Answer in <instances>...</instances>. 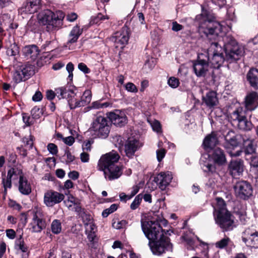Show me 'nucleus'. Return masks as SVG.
Listing matches in <instances>:
<instances>
[{
  "mask_svg": "<svg viewBox=\"0 0 258 258\" xmlns=\"http://www.w3.org/2000/svg\"><path fill=\"white\" fill-rule=\"evenodd\" d=\"M206 60H194L192 69L194 73L198 78H205L209 71V64Z\"/></svg>",
  "mask_w": 258,
  "mask_h": 258,
  "instance_id": "ddd939ff",
  "label": "nucleus"
},
{
  "mask_svg": "<svg viewBox=\"0 0 258 258\" xmlns=\"http://www.w3.org/2000/svg\"><path fill=\"white\" fill-rule=\"evenodd\" d=\"M241 146L246 155H252L255 152L256 145L254 140L250 139L246 136L244 137Z\"/></svg>",
  "mask_w": 258,
  "mask_h": 258,
  "instance_id": "bb28decb",
  "label": "nucleus"
},
{
  "mask_svg": "<svg viewBox=\"0 0 258 258\" xmlns=\"http://www.w3.org/2000/svg\"><path fill=\"white\" fill-rule=\"evenodd\" d=\"M78 68L80 71L83 72L84 74H88L90 72V69L83 62L79 63Z\"/></svg>",
  "mask_w": 258,
  "mask_h": 258,
  "instance_id": "5fc2aeb1",
  "label": "nucleus"
},
{
  "mask_svg": "<svg viewBox=\"0 0 258 258\" xmlns=\"http://www.w3.org/2000/svg\"><path fill=\"white\" fill-rule=\"evenodd\" d=\"M10 169H13L15 172L12 177L13 180L17 179L19 178L20 180L21 177H24L21 170L14 168H11Z\"/></svg>",
  "mask_w": 258,
  "mask_h": 258,
  "instance_id": "3c124183",
  "label": "nucleus"
},
{
  "mask_svg": "<svg viewBox=\"0 0 258 258\" xmlns=\"http://www.w3.org/2000/svg\"><path fill=\"white\" fill-rule=\"evenodd\" d=\"M127 223L128 222L126 220H122L121 221H118L117 222H113L112 226L114 228L120 229L125 228Z\"/></svg>",
  "mask_w": 258,
  "mask_h": 258,
  "instance_id": "a18cd8bd",
  "label": "nucleus"
},
{
  "mask_svg": "<svg viewBox=\"0 0 258 258\" xmlns=\"http://www.w3.org/2000/svg\"><path fill=\"white\" fill-rule=\"evenodd\" d=\"M237 198L244 201L248 200L252 196L253 189L251 184L247 181L240 180L234 186Z\"/></svg>",
  "mask_w": 258,
  "mask_h": 258,
  "instance_id": "6e6552de",
  "label": "nucleus"
},
{
  "mask_svg": "<svg viewBox=\"0 0 258 258\" xmlns=\"http://www.w3.org/2000/svg\"><path fill=\"white\" fill-rule=\"evenodd\" d=\"M210 54H209L208 52L207 54H204V53H200L198 55L197 59L196 60H207V63L208 64H209V55Z\"/></svg>",
  "mask_w": 258,
  "mask_h": 258,
  "instance_id": "052dcab7",
  "label": "nucleus"
},
{
  "mask_svg": "<svg viewBox=\"0 0 258 258\" xmlns=\"http://www.w3.org/2000/svg\"><path fill=\"white\" fill-rule=\"evenodd\" d=\"M19 47L15 43L11 45L7 50V53L9 56H15L19 53Z\"/></svg>",
  "mask_w": 258,
  "mask_h": 258,
  "instance_id": "a19ab883",
  "label": "nucleus"
},
{
  "mask_svg": "<svg viewBox=\"0 0 258 258\" xmlns=\"http://www.w3.org/2000/svg\"><path fill=\"white\" fill-rule=\"evenodd\" d=\"M109 119L108 121L116 126L121 127L125 125L127 122V118L124 111L119 110H115L113 112L107 113Z\"/></svg>",
  "mask_w": 258,
  "mask_h": 258,
  "instance_id": "f8f14e48",
  "label": "nucleus"
},
{
  "mask_svg": "<svg viewBox=\"0 0 258 258\" xmlns=\"http://www.w3.org/2000/svg\"><path fill=\"white\" fill-rule=\"evenodd\" d=\"M64 199L63 194L53 190H49L44 193L43 201L47 207H52L60 203Z\"/></svg>",
  "mask_w": 258,
  "mask_h": 258,
  "instance_id": "9b49d317",
  "label": "nucleus"
},
{
  "mask_svg": "<svg viewBox=\"0 0 258 258\" xmlns=\"http://www.w3.org/2000/svg\"><path fill=\"white\" fill-rule=\"evenodd\" d=\"M109 17L107 15H103L100 13H98V26L104 21H108Z\"/></svg>",
  "mask_w": 258,
  "mask_h": 258,
  "instance_id": "13d9d810",
  "label": "nucleus"
},
{
  "mask_svg": "<svg viewBox=\"0 0 258 258\" xmlns=\"http://www.w3.org/2000/svg\"><path fill=\"white\" fill-rule=\"evenodd\" d=\"M143 199V195L140 194L138 195L135 198L133 202L131 203L130 208L132 210H135L137 209L140 206Z\"/></svg>",
  "mask_w": 258,
  "mask_h": 258,
  "instance_id": "4c0bfd02",
  "label": "nucleus"
},
{
  "mask_svg": "<svg viewBox=\"0 0 258 258\" xmlns=\"http://www.w3.org/2000/svg\"><path fill=\"white\" fill-rule=\"evenodd\" d=\"M55 94L59 98H69L70 97L73 99L76 95L73 90L67 89L63 87L56 89Z\"/></svg>",
  "mask_w": 258,
  "mask_h": 258,
  "instance_id": "c756f323",
  "label": "nucleus"
},
{
  "mask_svg": "<svg viewBox=\"0 0 258 258\" xmlns=\"http://www.w3.org/2000/svg\"><path fill=\"white\" fill-rule=\"evenodd\" d=\"M119 158L118 153L112 152L102 156L99 160L98 166L110 180L118 178L122 174V166L116 164Z\"/></svg>",
  "mask_w": 258,
  "mask_h": 258,
  "instance_id": "7ed1b4c3",
  "label": "nucleus"
},
{
  "mask_svg": "<svg viewBox=\"0 0 258 258\" xmlns=\"http://www.w3.org/2000/svg\"><path fill=\"white\" fill-rule=\"evenodd\" d=\"M30 225V229L33 232H40L45 228L46 222L44 220L38 217L37 213H34Z\"/></svg>",
  "mask_w": 258,
  "mask_h": 258,
  "instance_id": "a878e982",
  "label": "nucleus"
},
{
  "mask_svg": "<svg viewBox=\"0 0 258 258\" xmlns=\"http://www.w3.org/2000/svg\"><path fill=\"white\" fill-rule=\"evenodd\" d=\"M40 0H29L19 10V13L21 15L34 13L40 8Z\"/></svg>",
  "mask_w": 258,
  "mask_h": 258,
  "instance_id": "aec40b11",
  "label": "nucleus"
},
{
  "mask_svg": "<svg viewBox=\"0 0 258 258\" xmlns=\"http://www.w3.org/2000/svg\"><path fill=\"white\" fill-rule=\"evenodd\" d=\"M205 167L206 168L204 170L205 172H209L211 173H214L216 172V168L214 165H213L210 163H208L207 165H205Z\"/></svg>",
  "mask_w": 258,
  "mask_h": 258,
  "instance_id": "bf43d9fd",
  "label": "nucleus"
},
{
  "mask_svg": "<svg viewBox=\"0 0 258 258\" xmlns=\"http://www.w3.org/2000/svg\"><path fill=\"white\" fill-rule=\"evenodd\" d=\"M28 79L20 71L19 68L17 66L15 69V71L13 74V80L16 83H18Z\"/></svg>",
  "mask_w": 258,
  "mask_h": 258,
  "instance_id": "c9c22d12",
  "label": "nucleus"
},
{
  "mask_svg": "<svg viewBox=\"0 0 258 258\" xmlns=\"http://www.w3.org/2000/svg\"><path fill=\"white\" fill-rule=\"evenodd\" d=\"M68 201L71 203L73 204V209L75 211V207L76 205H80V203L78 199H76L75 197H74L72 195H70L68 197Z\"/></svg>",
  "mask_w": 258,
  "mask_h": 258,
  "instance_id": "6e6d98bb",
  "label": "nucleus"
},
{
  "mask_svg": "<svg viewBox=\"0 0 258 258\" xmlns=\"http://www.w3.org/2000/svg\"><path fill=\"white\" fill-rule=\"evenodd\" d=\"M183 28V26L178 24L177 22L174 21L172 23V30L175 32H178L181 30Z\"/></svg>",
  "mask_w": 258,
  "mask_h": 258,
  "instance_id": "680f3d73",
  "label": "nucleus"
},
{
  "mask_svg": "<svg viewBox=\"0 0 258 258\" xmlns=\"http://www.w3.org/2000/svg\"><path fill=\"white\" fill-rule=\"evenodd\" d=\"M244 103L246 110H255L258 107V93L255 91L247 93L245 97Z\"/></svg>",
  "mask_w": 258,
  "mask_h": 258,
  "instance_id": "a211bd4d",
  "label": "nucleus"
},
{
  "mask_svg": "<svg viewBox=\"0 0 258 258\" xmlns=\"http://www.w3.org/2000/svg\"><path fill=\"white\" fill-rule=\"evenodd\" d=\"M166 154V150L164 149L158 150L157 151V158L159 162L162 161Z\"/></svg>",
  "mask_w": 258,
  "mask_h": 258,
  "instance_id": "4d7b16f0",
  "label": "nucleus"
},
{
  "mask_svg": "<svg viewBox=\"0 0 258 258\" xmlns=\"http://www.w3.org/2000/svg\"><path fill=\"white\" fill-rule=\"evenodd\" d=\"M17 67L22 73L23 75L26 77V78H29L31 76L34 74L33 67L31 64H24L21 63H18Z\"/></svg>",
  "mask_w": 258,
  "mask_h": 258,
  "instance_id": "473e14b6",
  "label": "nucleus"
},
{
  "mask_svg": "<svg viewBox=\"0 0 258 258\" xmlns=\"http://www.w3.org/2000/svg\"><path fill=\"white\" fill-rule=\"evenodd\" d=\"M139 140L134 138H128L125 142L124 151L126 156L129 158H133L135 152L140 148Z\"/></svg>",
  "mask_w": 258,
  "mask_h": 258,
  "instance_id": "4468645a",
  "label": "nucleus"
},
{
  "mask_svg": "<svg viewBox=\"0 0 258 258\" xmlns=\"http://www.w3.org/2000/svg\"><path fill=\"white\" fill-rule=\"evenodd\" d=\"M244 234L245 237H242V241L245 243H248L253 247H257L258 245V231L250 228L246 229Z\"/></svg>",
  "mask_w": 258,
  "mask_h": 258,
  "instance_id": "b1692460",
  "label": "nucleus"
},
{
  "mask_svg": "<svg viewBox=\"0 0 258 258\" xmlns=\"http://www.w3.org/2000/svg\"><path fill=\"white\" fill-rule=\"evenodd\" d=\"M47 149L52 155H56L58 152L57 146L53 143L48 144L47 145Z\"/></svg>",
  "mask_w": 258,
  "mask_h": 258,
  "instance_id": "864d4df0",
  "label": "nucleus"
},
{
  "mask_svg": "<svg viewBox=\"0 0 258 258\" xmlns=\"http://www.w3.org/2000/svg\"><path fill=\"white\" fill-rule=\"evenodd\" d=\"M209 157L215 164L219 166L224 165L227 162L225 153L219 147H216L212 150Z\"/></svg>",
  "mask_w": 258,
  "mask_h": 258,
  "instance_id": "dca6fc26",
  "label": "nucleus"
},
{
  "mask_svg": "<svg viewBox=\"0 0 258 258\" xmlns=\"http://www.w3.org/2000/svg\"><path fill=\"white\" fill-rule=\"evenodd\" d=\"M230 241V239L228 237L225 236L223 239L217 241L215 243V246L217 248L223 249L226 247L228 245Z\"/></svg>",
  "mask_w": 258,
  "mask_h": 258,
  "instance_id": "58836bf2",
  "label": "nucleus"
},
{
  "mask_svg": "<svg viewBox=\"0 0 258 258\" xmlns=\"http://www.w3.org/2000/svg\"><path fill=\"white\" fill-rule=\"evenodd\" d=\"M52 233L55 234H59L61 231V224L59 220H54L51 225Z\"/></svg>",
  "mask_w": 258,
  "mask_h": 258,
  "instance_id": "e433bc0d",
  "label": "nucleus"
},
{
  "mask_svg": "<svg viewBox=\"0 0 258 258\" xmlns=\"http://www.w3.org/2000/svg\"><path fill=\"white\" fill-rule=\"evenodd\" d=\"M64 17V13L61 11L55 13L46 10L39 14L38 21L40 24L46 26V30L52 32L59 29L62 25Z\"/></svg>",
  "mask_w": 258,
  "mask_h": 258,
  "instance_id": "39448f33",
  "label": "nucleus"
},
{
  "mask_svg": "<svg viewBox=\"0 0 258 258\" xmlns=\"http://www.w3.org/2000/svg\"><path fill=\"white\" fill-rule=\"evenodd\" d=\"M244 168V162L242 159H232L228 165L227 172L233 178H237L242 175Z\"/></svg>",
  "mask_w": 258,
  "mask_h": 258,
  "instance_id": "9d476101",
  "label": "nucleus"
},
{
  "mask_svg": "<svg viewBox=\"0 0 258 258\" xmlns=\"http://www.w3.org/2000/svg\"><path fill=\"white\" fill-rule=\"evenodd\" d=\"M203 102L209 108H213L219 103L217 93L216 91L210 90L202 96Z\"/></svg>",
  "mask_w": 258,
  "mask_h": 258,
  "instance_id": "4be33fe9",
  "label": "nucleus"
},
{
  "mask_svg": "<svg viewBox=\"0 0 258 258\" xmlns=\"http://www.w3.org/2000/svg\"><path fill=\"white\" fill-rule=\"evenodd\" d=\"M130 35V28L123 26L120 30L114 33L112 37V41L114 42L116 48H120L122 49L128 44Z\"/></svg>",
  "mask_w": 258,
  "mask_h": 258,
  "instance_id": "1a4fd4ad",
  "label": "nucleus"
},
{
  "mask_svg": "<svg viewBox=\"0 0 258 258\" xmlns=\"http://www.w3.org/2000/svg\"><path fill=\"white\" fill-rule=\"evenodd\" d=\"M219 144V140L217 135L215 132H212L211 134L207 135L204 138L202 147L205 151L212 150Z\"/></svg>",
  "mask_w": 258,
  "mask_h": 258,
  "instance_id": "412c9836",
  "label": "nucleus"
},
{
  "mask_svg": "<svg viewBox=\"0 0 258 258\" xmlns=\"http://www.w3.org/2000/svg\"><path fill=\"white\" fill-rule=\"evenodd\" d=\"M217 205L214 208V213H217L220 210L223 212L228 211L227 209V205L225 201L222 198H216Z\"/></svg>",
  "mask_w": 258,
  "mask_h": 258,
  "instance_id": "f704fd0d",
  "label": "nucleus"
},
{
  "mask_svg": "<svg viewBox=\"0 0 258 258\" xmlns=\"http://www.w3.org/2000/svg\"><path fill=\"white\" fill-rule=\"evenodd\" d=\"M91 100V92L90 90L85 91L80 101H73V99L68 100V103L71 109L84 106L89 103Z\"/></svg>",
  "mask_w": 258,
  "mask_h": 258,
  "instance_id": "6ab92c4d",
  "label": "nucleus"
},
{
  "mask_svg": "<svg viewBox=\"0 0 258 258\" xmlns=\"http://www.w3.org/2000/svg\"><path fill=\"white\" fill-rule=\"evenodd\" d=\"M243 138L244 136L238 134L235 135L234 132L230 131L225 136V140L229 148L234 149L239 146L241 147Z\"/></svg>",
  "mask_w": 258,
  "mask_h": 258,
  "instance_id": "f3484780",
  "label": "nucleus"
},
{
  "mask_svg": "<svg viewBox=\"0 0 258 258\" xmlns=\"http://www.w3.org/2000/svg\"><path fill=\"white\" fill-rule=\"evenodd\" d=\"M69 177L73 180H76L78 178L79 174V172L76 171H73L69 173Z\"/></svg>",
  "mask_w": 258,
  "mask_h": 258,
  "instance_id": "338daca9",
  "label": "nucleus"
},
{
  "mask_svg": "<svg viewBox=\"0 0 258 258\" xmlns=\"http://www.w3.org/2000/svg\"><path fill=\"white\" fill-rule=\"evenodd\" d=\"M246 79L252 88L258 89V69L250 68L246 74Z\"/></svg>",
  "mask_w": 258,
  "mask_h": 258,
  "instance_id": "cd10ccee",
  "label": "nucleus"
},
{
  "mask_svg": "<svg viewBox=\"0 0 258 258\" xmlns=\"http://www.w3.org/2000/svg\"><path fill=\"white\" fill-rule=\"evenodd\" d=\"M110 124L108 120L101 116H98V138H106L110 132Z\"/></svg>",
  "mask_w": 258,
  "mask_h": 258,
  "instance_id": "2eb2a0df",
  "label": "nucleus"
},
{
  "mask_svg": "<svg viewBox=\"0 0 258 258\" xmlns=\"http://www.w3.org/2000/svg\"><path fill=\"white\" fill-rule=\"evenodd\" d=\"M63 142L68 146H72L75 142V139L72 136H69L62 138Z\"/></svg>",
  "mask_w": 258,
  "mask_h": 258,
  "instance_id": "e2e57ef3",
  "label": "nucleus"
},
{
  "mask_svg": "<svg viewBox=\"0 0 258 258\" xmlns=\"http://www.w3.org/2000/svg\"><path fill=\"white\" fill-rule=\"evenodd\" d=\"M238 124L240 128L247 131L250 130L252 126V124L247 120V117L244 120H242Z\"/></svg>",
  "mask_w": 258,
  "mask_h": 258,
  "instance_id": "ea45409f",
  "label": "nucleus"
},
{
  "mask_svg": "<svg viewBox=\"0 0 258 258\" xmlns=\"http://www.w3.org/2000/svg\"><path fill=\"white\" fill-rule=\"evenodd\" d=\"M23 53L27 59L35 60L37 59L40 53V50L35 45L25 46L23 49Z\"/></svg>",
  "mask_w": 258,
  "mask_h": 258,
  "instance_id": "393cba45",
  "label": "nucleus"
},
{
  "mask_svg": "<svg viewBox=\"0 0 258 258\" xmlns=\"http://www.w3.org/2000/svg\"><path fill=\"white\" fill-rule=\"evenodd\" d=\"M82 33V30L78 25L74 27L69 35L66 46H70L71 44L76 42Z\"/></svg>",
  "mask_w": 258,
  "mask_h": 258,
  "instance_id": "c85d7f7f",
  "label": "nucleus"
},
{
  "mask_svg": "<svg viewBox=\"0 0 258 258\" xmlns=\"http://www.w3.org/2000/svg\"><path fill=\"white\" fill-rule=\"evenodd\" d=\"M16 245L18 248L22 252H26L28 251V247L25 244L21 236L20 238L16 241Z\"/></svg>",
  "mask_w": 258,
  "mask_h": 258,
  "instance_id": "79ce46f5",
  "label": "nucleus"
},
{
  "mask_svg": "<svg viewBox=\"0 0 258 258\" xmlns=\"http://www.w3.org/2000/svg\"><path fill=\"white\" fill-rule=\"evenodd\" d=\"M216 223L220 227L223 232L232 230L235 227L234 216L229 211L220 210L217 213H214Z\"/></svg>",
  "mask_w": 258,
  "mask_h": 258,
  "instance_id": "0eeeda50",
  "label": "nucleus"
},
{
  "mask_svg": "<svg viewBox=\"0 0 258 258\" xmlns=\"http://www.w3.org/2000/svg\"><path fill=\"white\" fill-rule=\"evenodd\" d=\"M94 141L93 139H90L88 141H85L82 145V149L84 151H90L91 149V145L94 143Z\"/></svg>",
  "mask_w": 258,
  "mask_h": 258,
  "instance_id": "de8ad7c7",
  "label": "nucleus"
},
{
  "mask_svg": "<svg viewBox=\"0 0 258 258\" xmlns=\"http://www.w3.org/2000/svg\"><path fill=\"white\" fill-rule=\"evenodd\" d=\"M19 191L23 195H29L31 192V188L28 181L25 177H21L19 180Z\"/></svg>",
  "mask_w": 258,
  "mask_h": 258,
  "instance_id": "2f4dec72",
  "label": "nucleus"
},
{
  "mask_svg": "<svg viewBox=\"0 0 258 258\" xmlns=\"http://www.w3.org/2000/svg\"><path fill=\"white\" fill-rule=\"evenodd\" d=\"M23 142L28 149H31L33 145V138L31 136L28 137H24L22 139Z\"/></svg>",
  "mask_w": 258,
  "mask_h": 258,
  "instance_id": "09e8293b",
  "label": "nucleus"
},
{
  "mask_svg": "<svg viewBox=\"0 0 258 258\" xmlns=\"http://www.w3.org/2000/svg\"><path fill=\"white\" fill-rule=\"evenodd\" d=\"M172 176L170 172L167 173L161 172L159 173L157 176L154 177V181L157 183H159V188L164 190L171 181Z\"/></svg>",
  "mask_w": 258,
  "mask_h": 258,
  "instance_id": "5701e85b",
  "label": "nucleus"
},
{
  "mask_svg": "<svg viewBox=\"0 0 258 258\" xmlns=\"http://www.w3.org/2000/svg\"><path fill=\"white\" fill-rule=\"evenodd\" d=\"M202 13L196 17V21L199 25V30L210 39L217 37L222 31L221 25L210 19L209 12L202 9Z\"/></svg>",
  "mask_w": 258,
  "mask_h": 258,
  "instance_id": "20e7f679",
  "label": "nucleus"
},
{
  "mask_svg": "<svg viewBox=\"0 0 258 258\" xmlns=\"http://www.w3.org/2000/svg\"><path fill=\"white\" fill-rule=\"evenodd\" d=\"M125 88L127 91L133 93H137L138 91L136 86L131 82L127 83L125 85Z\"/></svg>",
  "mask_w": 258,
  "mask_h": 258,
  "instance_id": "8fccbe9b",
  "label": "nucleus"
},
{
  "mask_svg": "<svg viewBox=\"0 0 258 258\" xmlns=\"http://www.w3.org/2000/svg\"><path fill=\"white\" fill-rule=\"evenodd\" d=\"M42 99V94L40 91H36L32 97L34 101H40Z\"/></svg>",
  "mask_w": 258,
  "mask_h": 258,
  "instance_id": "0e129e2a",
  "label": "nucleus"
},
{
  "mask_svg": "<svg viewBox=\"0 0 258 258\" xmlns=\"http://www.w3.org/2000/svg\"><path fill=\"white\" fill-rule=\"evenodd\" d=\"M6 235L10 239H14L16 236L15 231L12 229H7L6 230Z\"/></svg>",
  "mask_w": 258,
  "mask_h": 258,
  "instance_id": "69168bd1",
  "label": "nucleus"
},
{
  "mask_svg": "<svg viewBox=\"0 0 258 258\" xmlns=\"http://www.w3.org/2000/svg\"><path fill=\"white\" fill-rule=\"evenodd\" d=\"M80 158L83 162H87L89 159V154L85 152V151H84L81 154Z\"/></svg>",
  "mask_w": 258,
  "mask_h": 258,
  "instance_id": "774afa93",
  "label": "nucleus"
},
{
  "mask_svg": "<svg viewBox=\"0 0 258 258\" xmlns=\"http://www.w3.org/2000/svg\"><path fill=\"white\" fill-rule=\"evenodd\" d=\"M243 47L235 39H231L223 48L218 42H212L208 53L212 55L210 62L214 68L219 69L226 61L229 63L237 62L244 54Z\"/></svg>",
  "mask_w": 258,
  "mask_h": 258,
  "instance_id": "f257e3e1",
  "label": "nucleus"
},
{
  "mask_svg": "<svg viewBox=\"0 0 258 258\" xmlns=\"http://www.w3.org/2000/svg\"><path fill=\"white\" fill-rule=\"evenodd\" d=\"M75 212L77 213L78 218L87 226L86 232L88 234V238L89 241V246L96 248V228L95 225L92 224L93 220L92 216L81 205H76Z\"/></svg>",
  "mask_w": 258,
  "mask_h": 258,
  "instance_id": "423d86ee",
  "label": "nucleus"
},
{
  "mask_svg": "<svg viewBox=\"0 0 258 258\" xmlns=\"http://www.w3.org/2000/svg\"><path fill=\"white\" fill-rule=\"evenodd\" d=\"M141 226L154 254L160 255L167 251H172L173 244L170 238L162 233V228L157 223L142 221Z\"/></svg>",
  "mask_w": 258,
  "mask_h": 258,
  "instance_id": "f03ea898",
  "label": "nucleus"
},
{
  "mask_svg": "<svg viewBox=\"0 0 258 258\" xmlns=\"http://www.w3.org/2000/svg\"><path fill=\"white\" fill-rule=\"evenodd\" d=\"M152 127L153 130L157 133H160L162 131V127L160 122L157 120L153 121Z\"/></svg>",
  "mask_w": 258,
  "mask_h": 258,
  "instance_id": "603ef678",
  "label": "nucleus"
},
{
  "mask_svg": "<svg viewBox=\"0 0 258 258\" xmlns=\"http://www.w3.org/2000/svg\"><path fill=\"white\" fill-rule=\"evenodd\" d=\"M231 118L233 120H237L238 123L246 118L245 111L242 107H238L231 114Z\"/></svg>",
  "mask_w": 258,
  "mask_h": 258,
  "instance_id": "72a5a7b5",
  "label": "nucleus"
},
{
  "mask_svg": "<svg viewBox=\"0 0 258 258\" xmlns=\"http://www.w3.org/2000/svg\"><path fill=\"white\" fill-rule=\"evenodd\" d=\"M42 108H40L38 106L34 107L31 110V114L33 117L35 119L39 118L43 114Z\"/></svg>",
  "mask_w": 258,
  "mask_h": 258,
  "instance_id": "37998d69",
  "label": "nucleus"
},
{
  "mask_svg": "<svg viewBox=\"0 0 258 258\" xmlns=\"http://www.w3.org/2000/svg\"><path fill=\"white\" fill-rule=\"evenodd\" d=\"M14 173L13 169H10L8 172L7 177L3 178L2 183L4 188L5 195L7 193V189L12 187V180Z\"/></svg>",
  "mask_w": 258,
  "mask_h": 258,
  "instance_id": "7c9ffc66",
  "label": "nucleus"
},
{
  "mask_svg": "<svg viewBox=\"0 0 258 258\" xmlns=\"http://www.w3.org/2000/svg\"><path fill=\"white\" fill-rule=\"evenodd\" d=\"M148 221H151L154 223H157L162 228V225L164 226H166L168 223V222L167 220H166L164 218L161 219L159 217H157L156 218L153 217L151 220H148Z\"/></svg>",
  "mask_w": 258,
  "mask_h": 258,
  "instance_id": "49530a36",
  "label": "nucleus"
},
{
  "mask_svg": "<svg viewBox=\"0 0 258 258\" xmlns=\"http://www.w3.org/2000/svg\"><path fill=\"white\" fill-rule=\"evenodd\" d=\"M179 80L177 78L171 77L168 80V84L172 88H176L179 85Z\"/></svg>",
  "mask_w": 258,
  "mask_h": 258,
  "instance_id": "c03bdc74",
  "label": "nucleus"
}]
</instances>
